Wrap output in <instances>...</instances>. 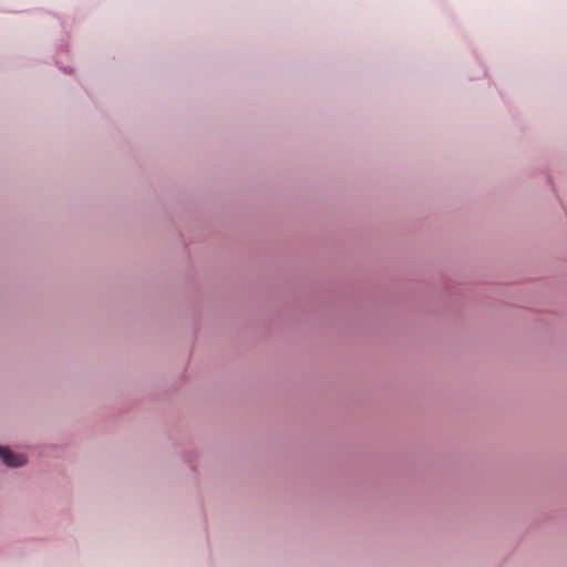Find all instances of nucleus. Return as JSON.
<instances>
[{
  "label": "nucleus",
  "instance_id": "f257e3e1",
  "mask_svg": "<svg viewBox=\"0 0 567 567\" xmlns=\"http://www.w3.org/2000/svg\"><path fill=\"white\" fill-rule=\"evenodd\" d=\"M0 458L11 467H18L25 463V458L21 454L11 453L8 449L0 446Z\"/></svg>",
  "mask_w": 567,
  "mask_h": 567
}]
</instances>
